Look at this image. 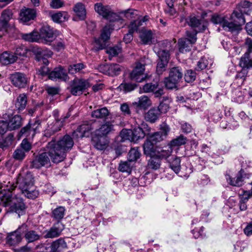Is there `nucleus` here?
<instances>
[{
    "label": "nucleus",
    "mask_w": 252,
    "mask_h": 252,
    "mask_svg": "<svg viewBox=\"0 0 252 252\" xmlns=\"http://www.w3.org/2000/svg\"><path fill=\"white\" fill-rule=\"evenodd\" d=\"M141 26V21L139 19H137L130 23L128 26V32L130 33H133L138 30V27Z\"/></svg>",
    "instance_id": "obj_63"
},
{
    "label": "nucleus",
    "mask_w": 252,
    "mask_h": 252,
    "mask_svg": "<svg viewBox=\"0 0 252 252\" xmlns=\"http://www.w3.org/2000/svg\"><path fill=\"white\" fill-rule=\"evenodd\" d=\"M21 233H22V230H19L18 227L16 230L9 233L6 238L7 243L10 246L19 244L23 239Z\"/></svg>",
    "instance_id": "obj_23"
},
{
    "label": "nucleus",
    "mask_w": 252,
    "mask_h": 252,
    "mask_svg": "<svg viewBox=\"0 0 252 252\" xmlns=\"http://www.w3.org/2000/svg\"><path fill=\"white\" fill-rule=\"evenodd\" d=\"M244 171L241 170L237 175L236 179L232 178L229 175L225 176L227 183L231 186L235 187H241L244 184L243 174Z\"/></svg>",
    "instance_id": "obj_31"
},
{
    "label": "nucleus",
    "mask_w": 252,
    "mask_h": 252,
    "mask_svg": "<svg viewBox=\"0 0 252 252\" xmlns=\"http://www.w3.org/2000/svg\"><path fill=\"white\" fill-rule=\"evenodd\" d=\"M27 102L26 95L24 94H21L17 98L15 106L19 111L22 110L26 107Z\"/></svg>",
    "instance_id": "obj_45"
},
{
    "label": "nucleus",
    "mask_w": 252,
    "mask_h": 252,
    "mask_svg": "<svg viewBox=\"0 0 252 252\" xmlns=\"http://www.w3.org/2000/svg\"><path fill=\"white\" fill-rule=\"evenodd\" d=\"M74 12L80 20H84L86 15V11L85 5L81 3H76L73 8Z\"/></svg>",
    "instance_id": "obj_40"
},
{
    "label": "nucleus",
    "mask_w": 252,
    "mask_h": 252,
    "mask_svg": "<svg viewBox=\"0 0 252 252\" xmlns=\"http://www.w3.org/2000/svg\"><path fill=\"white\" fill-rule=\"evenodd\" d=\"M63 229L62 224L58 222L46 231L44 237L46 238H53L58 237L61 234Z\"/></svg>",
    "instance_id": "obj_29"
},
{
    "label": "nucleus",
    "mask_w": 252,
    "mask_h": 252,
    "mask_svg": "<svg viewBox=\"0 0 252 252\" xmlns=\"http://www.w3.org/2000/svg\"><path fill=\"white\" fill-rule=\"evenodd\" d=\"M239 65L242 68L237 73L236 77L237 79H240L243 83L248 75V69L252 67V60L250 59L248 53H245L241 58Z\"/></svg>",
    "instance_id": "obj_8"
},
{
    "label": "nucleus",
    "mask_w": 252,
    "mask_h": 252,
    "mask_svg": "<svg viewBox=\"0 0 252 252\" xmlns=\"http://www.w3.org/2000/svg\"><path fill=\"white\" fill-rule=\"evenodd\" d=\"M252 11V2L247 0L242 1L237 6L236 9L231 14V18L238 20L240 17L244 20L243 24H244L245 19L244 17V14L249 15Z\"/></svg>",
    "instance_id": "obj_7"
},
{
    "label": "nucleus",
    "mask_w": 252,
    "mask_h": 252,
    "mask_svg": "<svg viewBox=\"0 0 252 252\" xmlns=\"http://www.w3.org/2000/svg\"><path fill=\"white\" fill-rule=\"evenodd\" d=\"M92 126L88 123L80 125L73 133L74 138H82L88 137L91 133Z\"/></svg>",
    "instance_id": "obj_21"
},
{
    "label": "nucleus",
    "mask_w": 252,
    "mask_h": 252,
    "mask_svg": "<svg viewBox=\"0 0 252 252\" xmlns=\"http://www.w3.org/2000/svg\"><path fill=\"white\" fill-rule=\"evenodd\" d=\"M0 63L3 64L12 63L17 59L16 56L7 52H4L0 54Z\"/></svg>",
    "instance_id": "obj_33"
},
{
    "label": "nucleus",
    "mask_w": 252,
    "mask_h": 252,
    "mask_svg": "<svg viewBox=\"0 0 252 252\" xmlns=\"http://www.w3.org/2000/svg\"><path fill=\"white\" fill-rule=\"evenodd\" d=\"M109 111L108 109L105 108H101L96 109L92 112V116L94 118L98 119H103L108 115Z\"/></svg>",
    "instance_id": "obj_47"
},
{
    "label": "nucleus",
    "mask_w": 252,
    "mask_h": 252,
    "mask_svg": "<svg viewBox=\"0 0 252 252\" xmlns=\"http://www.w3.org/2000/svg\"><path fill=\"white\" fill-rule=\"evenodd\" d=\"M65 212V209L64 207L58 206L52 210L51 216L54 219L59 221L64 217Z\"/></svg>",
    "instance_id": "obj_38"
},
{
    "label": "nucleus",
    "mask_w": 252,
    "mask_h": 252,
    "mask_svg": "<svg viewBox=\"0 0 252 252\" xmlns=\"http://www.w3.org/2000/svg\"><path fill=\"white\" fill-rule=\"evenodd\" d=\"M114 130V125L112 124V122H107L101 125L99 128L95 130L94 133H96L97 135L105 137L106 135Z\"/></svg>",
    "instance_id": "obj_30"
},
{
    "label": "nucleus",
    "mask_w": 252,
    "mask_h": 252,
    "mask_svg": "<svg viewBox=\"0 0 252 252\" xmlns=\"http://www.w3.org/2000/svg\"><path fill=\"white\" fill-rule=\"evenodd\" d=\"M73 145L72 138L69 135H65L60 140L53 139L48 143L46 148L53 162L58 163L63 160L65 152L70 150Z\"/></svg>",
    "instance_id": "obj_1"
},
{
    "label": "nucleus",
    "mask_w": 252,
    "mask_h": 252,
    "mask_svg": "<svg viewBox=\"0 0 252 252\" xmlns=\"http://www.w3.org/2000/svg\"><path fill=\"white\" fill-rule=\"evenodd\" d=\"M135 87V84L131 83H122L119 86L120 89L124 91L125 93L130 92L134 90Z\"/></svg>",
    "instance_id": "obj_62"
},
{
    "label": "nucleus",
    "mask_w": 252,
    "mask_h": 252,
    "mask_svg": "<svg viewBox=\"0 0 252 252\" xmlns=\"http://www.w3.org/2000/svg\"><path fill=\"white\" fill-rule=\"evenodd\" d=\"M66 247V244L63 239H59L53 242L51 246L52 252H57Z\"/></svg>",
    "instance_id": "obj_43"
},
{
    "label": "nucleus",
    "mask_w": 252,
    "mask_h": 252,
    "mask_svg": "<svg viewBox=\"0 0 252 252\" xmlns=\"http://www.w3.org/2000/svg\"><path fill=\"white\" fill-rule=\"evenodd\" d=\"M154 93L156 97H159L163 94L162 89L159 88L157 83H149L145 84L140 88V93Z\"/></svg>",
    "instance_id": "obj_18"
},
{
    "label": "nucleus",
    "mask_w": 252,
    "mask_h": 252,
    "mask_svg": "<svg viewBox=\"0 0 252 252\" xmlns=\"http://www.w3.org/2000/svg\"><path fill=\"white\" fill-rule=\"evenodd\" d=\"M84 67L85 65L83 63H78L77 64L70 65L68 68V70L69 73L74 74L80 71Z\"/></svg>",
    "instance_id": "obj_57"
},
{
    "label": "nucleus",
    "mask_w": 252,
    "mask_h": 252,
    "mask_svg": "<svg viewBox=\"0 0 252 252\" xmlns=\"http://www.w3.org/2000/svg\"><path fill=\"white\" fill-rule=\"evenodd\" d=\"M38 36V42L46 44H50L56 38L53 30L49 26L42 27Z\"/></svg>",
    "instance_id": "obj_10"
},
{
    "label": "nucleus",
    "mask_w": 252,
    "mask_h": 252,
    "mask_svg": "<svg viewBox=\"0 0 252 252\" xmlns=\"http://www.w3.org/2000/svg\"><path fill=\"white\" fill-rule=\"evenodd\" d=\"M114 29L112 24L106 25L102 29L100 37L95 39V47L94 50L97 51L103 49L105 46V42L110 38L111 32Z\"/></svg>",
    "instance_id": "obj_9"
},
{
    "label": "nucleus",
    "mask_w": 252,
    "mask_h": 252,
    "mask_svg": "<svg viewBox=\"0 0 252 252\" xmlns=\"http://www.w3.org/2000/svg\"><path fill=\"white\" fill-rule=\"evenodd\" d=\"M169 167L176 174L181 170V159L179 158L172 157L168 160Z\"/></svg>",
    "instance_id": "obj_36"
},
{
    "label": "nucleus",
    "mask_w": 252,
    "mask_h": 252,
    "mask_svg": "<svg viewBox=\"0 0 252 252\" xmlns=\"http://www.w3.org/2000/svg\"><path fill=\"white\" fill-rule=\"evenodd\" d=\"M95 11L99 15L110 21H117L120 20V16L114 13L108 5H103L101 3H96L94 5Z\"/></svg>",
    "instance_id": "obj_5"
},
{
    "label": "nucleus",
    "mask_w": 252,
    "mask_h": 252,
    "mask_svg": "<svg viewBox=\"0 0 252 252\" xmlns=\"http://www.w3.org/2000/svg\"><path fill=\"white\" fill-rule=\"evenodd\" d=\"M105 67L107 69V74L112 76L119 75L121 71L120 65L116 63L110 64Z\"/></svg>",
    "instance_id": "obj_44"
},
{
    "label": "nucleus",
    "mask_w": 252,
    "mask_h": 252,
    "mask_svg": "<svg viewBox=\"0 0 252 252\" xmlns=\"http://www.w3.org/2000/svg\"><path fill=\"white\" fill-rule=\"evenodd\" d=\"M211 21L214 24L221 26L224 30L231 32L239 30L244 23V20L241 17L236 20L232 19L231 15L228 17L218 14H214L212 16Z\"/></svg>",
    "instance_id": "obj_2"
},
{
    "label": "nucleus",
    "mask_w": 252,
    "mask_h": 252,
    "mask_svg": "<svg viewBox=\"0 0 252 252\" xmlns=\"http://www.w3.org/2000/svg\"><path fill=\"white\" fill-rule=\"evenodd\" d=\"M21 192L22 194H24L26 197L32 199L36 198L39 194L38 191L35 189L34 186H32V188L27 189L25 191H22Z\"/></svg>",
    "instance_id": "obj_48"
},
{
    "label": "nucleus",
    "mask_w": 252,
    "mask_h": 252,
    "mask_svg": "<svg viewBox=\"0 0 252 252\" xmlns=\"http://www.w3.org/2000/svg\"><path fill=\"white\" fill-rule=\"evenodd\" d=\"M171 102V98L168 96H164L161 101L158 109L159 110V113H166L169 108V105Z\"/></svg>",
    "instance_id": "obj_42"
},
{
    "label": "nucleus",
    "mask_w": 252,
    "mask_h": 252,
    "mask_svg": "<svg viewBox=\"0 0 252 252\" xmlns=\"http://www.w3.org/2000/svg\"><path fill=\"white\" fill-rule=\"evenodd\" d=\"M40 121L36 120L34 122H30L28 125L22 128L20 131L22 135L25 134L26 136L32 135H34L39 127L40 126Z\"/></svg>",
    "instance_id": "obj_22"
},
{
    "label": "nucleus",
    "mask_w": 252,
    "mask_h": 252,
    "mask_svg": "<svg viewBox=\"0 0 252 252\" xmlns=\"http://www.w3.org/2000/svg\"><path fill=\"white\" fill-rule=\"evenodd\" d=\"M187 139L186 137L182 135H180L176 138L172 140L169 145L173 148V147L179 146L186 143Z\"/></svg>",
    "instance_id": "obj_54"
},
{
    "label": "nucleus",
    "mask_w": 252,
    "mask_h": 252,
    "mask_svg": "<svg viewBox=\"0 0 252 252\" xmlns=\"http://www.w3.org/2000/svg\"><path fill=\"white\" fill-rule=\"evenodd\" d=\"M154 50L157 52L159 58L157 65V72L158 74H161L165 70L166 66L169 60L170 55L168 51L163 49L158 50L157 47H155Z\"/></svg>",
    "instance_id": "obj_6"
},
{
    "label": "nucleus",
    "mask_w": 252,
    "mask_h": 252,
    "mask_svg": "<svg viewBox=\"0 0 252 252\" xmlns=\"http://www.w3.org/2000/svg\"><path fill=\"white\" fill-rule=\"evenodd\" d=\"M12 12L10 9L4 10L0 18V31L5 30L8 26L9 20L12 17Z\"/></svg>",
    "instance_id": "obj_25"
},
{
    "label": "nucleus",
    "mask_w": 252,
    "mask_h": 252,
    "mask_svg": "<svg viewBox=\"0 0 252 252\" xmlns=\"http://www.w3.org/2000/svg\"><path fill=\"white\" fill-rule=\"evenodd\" d=\"M49 16L54 22L57 23H61L66 21L69 17V15L65 11L50 12L49 13Z\"/></svg>",
    "instance_id": "obj_28"
},
{
    "label": "nucleus",
    "mask_w": 252,
    "mask_h": 252,
    "mask_svg": "<svg viewBox=\"0 0 252 252\" xmlns=\"http://www.w3.org/2000/svg\"><path fill=\"white\" fill-rule=\"evenodd\" d=\"M121 52V48L119 46H114L113 47H109L106 48V52L109 55V60L112 58L117 56Z\"/></svg>",
    "instance_id": "obj_53"
},
{
    "label": "nucleus",
    "mask_w": 252,
    "mask_h": 252,
    "mask_svg": "<svg viewBox=\"0 0 252 252\" xmlns=\"http://www.w3.org/2000/svg\"><path fill=\"white\" fill-rule=\"evenodd\" d=\"M47 152H44L36 156L32 161L31 166L33 168H39L42 166L48 167L50 165V160L49 156V150L47 148Z\"/></svg>",
    "instance_id": "obj_14"
},
{
    "label": "nucleus",
    "mask_w": 252,
    "mask_h": 252,
    "mask_svg": "<svg viewBox=\"0 0 252 252\" xmlns=\"http://www.w3.org/2000/svg\"><path fill=\"white\" fill-rule=\"evenodd\" d=\"M124 16L127 19H139V12L135 9H128L123 12Z\"/></svg>",
    "instance_id": "obj_56"
},
{
    "label": "nucleus",
    "mask_w": 252,
    "mask_h": 252,
    "mask_svg": "<svg viewBox=\"0 0 252 252\" xmlns=\"http://www.w3.org/2000/svg\"><path fill=\"white\" fill-rule=\"evenodd\" d=\"M17 183L21 190L25 191L33 186V178L30 172H27L25 175L20 174L18 178Z\"/></svg>",
    "instance_id": "obj_15"
},
{
    "label": "nucleus",
    "mask_w": 252,
    "mask_h": 252,
    "mask_svg": "<svg viewBox=\"0 0 252 252\" xmlns=\"http://www.w3.org/2000/svg\"><path fill=\"white\" fill-rule=\"evenodd\" d=\"M19 230H22V232L24 234V238L28 243L33 242L40 238L38 233L33 230H29L28 225L26 223L20 226Z\"/></svg>",
    "instance_id": "obj_17"
},
{
    "label": "nucleus",
    "mask_w": 252,
    "mask_h": 252,
    "mask_svg": "<svg viewBox=\"0 0 252 252\" xmlns=\"http://www.w3.org/2000/svg\"><path fill=\"white\" fill-rule=\"evenodd\" d=\"M15 188V186L13 185V189H10L11 195L10 196V200L8 201V203L13 202V211L18 214V217H20V216L25 213L26 207L25 204L23 202V199L18 195H15L14 197H12V191Z\"/></svg>",
    "instance_id": "obj_13"
},
{
    "label": "nucleus",
    "mask_w": 252,
    "mask_h": 252,
    "mask_svg": "<svg viewBox=\"0 0 252 252\" xmlns=\"http://www.w3.org/2000/svg\"><path fill=\"white\" fill-rule=\"evenodd\" d=\"M155 144L153 143L149 139L143 144V149L145 154L151 156L154 153Z\"/></svg>",
    "instance_id": "obj_50"
},
{
    "label": "nucleus",
    "mask_w": 252,
    "mask_h": 252,
    "mask_svg": "<svg viewBox=\"0 0 252 252\" xmlns=\"http://www.w3.org/2000/svg\"><path fill=\"white\" fill-rule=\"evenodd\" d=\"M189 25L195 29L196 32H201L207 27V23L203 19H199L195 16L191 15L187 19Z\"/></svg>",
    "instance_id": "obj_16"
},
{
    "label": "nucleus",
    "mask_w": 252,
    "mask_h": 252,
    "mask_svg": "<svg viewBox=\"0 0 252 252\" xmlns=\"http://www.w3.org/2000/svg\"><path fill=\"white\" fill-rule=\"evenodd\" d=\"M13 135L12 134H9L5 138L0 139V148L5 149L12 145L13 141Z\"/></svg>",
    "instance_id": "obj_49"
},
{
    "label": "nucleus",
    "mask_w": 252,
    "mask_h": 252,
    "mask_svg": "<svg viewBox=\"0 0 252 252\" xmlns=\"http://www.w3.org/2000/svg\"><path fill=\"white\" fill-rule=\"evenodd\" d=\"M37 54L39 56V57H43L44 58L43 63H46L48 62V61L45 58L51 57L53 55V53L51 50L47 49L42 48L37 49Z\"/></svg>",
    "instance_id": "obj_51"
},
{
    "label": "nucleus",
    "mask_w": 252,
    "mask_h": 252,
    "mask_svg": "<svg viewBox=\"0 0 252 252\" xmlns=\"http://www.w3.org/2000/svg\"><path fill=\"white\" fill-rule=\"evenodd\" d=\"M92 142L94 147L99 150H103L107 147V140L105 137L100 135H97L94 133L92 137Z\"/></svg>",
    "instance_id": "obj_27"
},
{
    "label": "nucleus",
    "mask_w": 252,
    "mask_h": 252,
    "mask_svg": "<svg viewBox=\"0 0 252 252\" xmlns=\"http://www.w3.org/2000/svg\"><path fill=\"white\" fill-rule=\"evenodd\" d=\"M49 78L53 80H56L57 79H60L66 81L68 80V77L64 69L62 66H60L50 72Z\"/></svg>",
    "instance_id": "obj_24"
},
{
    "label": "nucleus",
    "mask_w": 252,
    "mask_h": 252,
    "mask_svg": "<svg viewBox=\"0 0 252 252\" xmlns=\"http://www.w3.org/2000/svg\"><path fill=\"white\" fill-rule=\"evenodd\" d=\"M20 35L21 38L26 41L38 42V32H32L28 33H22Z\"/></svg>",
    "instance_id": "obj_46"
},
{
    "label": "nucleus",
    "mask_w": 252,
    "mask_h": 252,
    "mask_svg": "<svg viewBox=\"0 0 252 252\" xmlns=\"http://www.w3.org/2000/svg\"><path fill=\"white\" fill-rule=\"evenodd\" d=\"M89 86L90 84L87 80L75 79L70 86V92L74 95H80Z\"/></svg>",
    "instance_id": "obj_12"
},
{
    "label": "nucleus",
    "mask_w": 252,
    "mask_h": 252,
    "mask_svg": "<svg viewBox=\"0 0 252 252\" xmlns=\"http://www.w3.org/2000/svg\"><path fill=\"white\" fill-rule=\"evenodd\" d=\"M26 153L21 149L17 148L13 154V158L17 160H22L25 158Z\"/></svg>",
    "instance_id": "obj_59"
},
{
    "label": "nucleus",
    "mask_w": 252,
    "mask_h": 252,
    "mask_svg": "<svg viewBox=\"0 0 252 252\" xmlns=\"http://www.w3.org/2000/svg\"><path fill=\"white\" fill-rule=\"evenodd\" d=\"M130 161L121 162L119 164V170L123 172L130 173L131 170V165L130 163Z\"/></svg>",
    "instance_id": "obj_60"
},
{
    "label": "nucleus",
    "mask_w": 252,
    "mask_h": 252,
    "mask_svg": "<svg viewBox=\"0 0 252 252\" xmlns=\"http://www.w3.org/2000/svg\"><path fill=\"white\" fill-rule=\"evenodd\" d=\"M245 98V91H242L241 89L237 88L232 92V100L238 103H242Z\"/></svg>",
    "instance_id": "obj_39"
},
{
    "label": "nucleus",
    "mask_w": 252,
    "mask_h": 252,
    "mask_svg": "<svg viewBox=\"0 0 252 252\" xmlns=\"http://www.w3.org/2000/svg\"><path fill=\"white\" fill-rule=\"evenodd\" d=\"M159 114L158 109L156 108H153L145 114V118L147 121L154 123L158 120Z\"/></svg>",
    "instance_id": "obj_37"
},
{
    "label": "nucleus",
    "mask_w": 252,
    "mask_h": 252,
    "mask_svg": "<svg viewBox=\"0 0 252 252\" xmlns=\"http://www.w3.org/2000/svg\"><path fill=\"white\" fill-rule=\"evenodd\" d=\"M196 73L192 70H188L185 74V80L187 82L190 83L195 80Z\"/></svg>",
    "instance_id": "obj_64"
},
{
    "label": "nucleus",
    "mask_w": 252,
    "mask_h": 252,
    "mask_svg": "<svg viewBox=\"0 0 252 252\" xmlns=\"http://www.w3.org/2000/svg\"><path fill=\"white\" fill-rule=\"evenodd\" d=\"M21 118L18 115H15L12 117L7 123L8 129L12 130L20 127L21 126Z\"/></svg>",
    "instance_id": "obj_35"
},
{
    "label": "nucleus",
    "mask_w": 252,
    "mask_h": 252,
    "mask_svg": "<svg viewBox=\"0 0 252 252\" xmlns=\"http://www.w3.org/2000/svg\"><path fill=\"white\" fill-rule=\"evenodd\" d=\"M172 151V147L169 144L159 152V156L161 158L166 159L171 156Z\"/></svg>",
    "instance_id": "obj_55"
},
{
    "label": "nucleus",
    "mask_w": 252,
    "mask_h": 252,
    "mask_svg": "<svg viewBox=\"0 0 252 252\" xmlns=\"http://www.w3.org/2000/svg\"><path fill=\"white\" fill-rule=\"evenodd\" d=\"M133 104L137 107L146 109L151 105L152 102L147 95H144L139 97L138 101L135 102Z\"/></svg>",
    "instance_id": "obj_34"
},
{
    "label": "nucleus",
    "mask_w": 252,
    "mask_h": 252,
    "mask_svg": "<svg viewBox=\"0 0 252 252\" xmlns=\"http://www.w3.org/2000/svg\"><path fill=\"white\" fill-rule=\"evenodd\" d=\"M150 60L148 58L143 57L136 64L135 67L130 73V78L132 80L138 82L144 80L145 75L144 74L145 65L149 63Z\"/></svg>",
    "instance_id": "obj_4"
},
{
    "label": "nucleus",
    "mask_w": 252,
    "mask_h": 252,
    "mask_svg": "<svg viewBox=\"0 0 252 252\" xmlns=\"http://www.w3.org/2000/svg\"><path fill=\"white\" fill-rule=\"evenodd\" d=\"M153 34L150 30L143 29L140 32L139 37L143 44H149L151 42Z\"/></svg>",
    "instance_id": "obj_41"
},
{
    "label": "nucleus",
    "mask_w": 252,
    "mask_h": 252,
    "mask_svg": "<svg viewBox=\"0 0 252 252\" xmlns=\"http://www.w3.org/2000/svg\"><path fill=\"white\" fill-rule=\"evenodd\" d=\"M187 38H181L178 41L179 50L181 53H185L190 50L192 44L196 40V33H191L187 31Z\"/></svg>",
    "instance_id": "obj_11"
},
{
    "label": "nucleus",
    "mask_w": 252,
    "mask_h": 252,
    "mask_svg": "<svg viewBox=\"0 0 252 252\" xmlns=\"http://www.w3.org/2000/svg\"><path fill=\"white\" fill-rule=\"evenodd\" d=\"M182 72L179 67L172 68L169 71V76L165 78V87L168 89L176 88L177 84L182 79Z\"/></svg>",
    "instance_id": "obj_3"
},
{
    "label": "nucleus",
    "mask_w": 252,
    "mask_h": 252,
    "mask_svg": "<svg viewBox=\"0 0 252 252\" xmlns=\"http://www.w3.org/2000/svg\"><path fill=\"white\" fill-rule=\"evenodd\" d=\"M160 165V161L158 158H151L149 160L148 166L149 168L156 170L158 169Z\"/></svg>",
    "instance_id": "obj_58"
},
{
    "label": "nucleus",
    "mask_w": 252,
    "mask_h": 252,
    "mask_svg": "<svg viewBox=\"0 0 252 252\" xmlns=\"http://www.w3.org/2000/svg\"><path fill=\"white\" fill-rule=\"evenodd\" d=\"M148 139L152 141L153 143L156 144L158 142L162 141L164 138L161 135H160V132H156L150 135Z\"/></svg>",
    "instance_id": "obj_61"
},
{
    "label": "nucleus",
    "mask_w": 252,
    "mask_h": 252,
    "mask_svg": "<svg viewBox=\"0 0 252 252\" xmlns=\"http://www.w3.org/2000/svg\"><path fill=\"white\" fill-rule=\"evenodd\" d=\"M141 154L138 148H132L128 154V159L129 161H136L140 157Z\"/></svg>",
    "instance_id": "obj_52"
},
{
    "label": "nucleus",
    "mask_w": 252,
    "mask_h": 252,
    "mask_svg": "<svg viewBox=\"0 0 252 252\" xmlns=\"http://www.w3.org/2000/svg\"><path fill=\"white\" fill-rule=\"evenodd\" d=\"M36 16V11L34 9L24 8L21 9L20 12V20L24 23L33 20Z\"/></svg>",
    "instance_id": "obj_26"
},
{
    "label": "nucleus",
    "mask_w": 252,
    "mask_h": 252,
    "mask_svg": "<svg viewBox=\"0 0 252 252\" xmlns=\"http://www.w3.org/2000/svg\"><path fill=\"white\" fill-rule=\"evenodd\" d=\"M201 151L202 153H205L212 157H214L216 156H218L223 154L222 152L217 150V147L215 145H212L208 146L206 144H203L201 146Z\"/></svg>",
    "instance_id": "obj_32"
},
{
    "label": "nucleus",
    "mask_w": 252,
    "mask_h": 252,
    "mask_svg": "<svg viewBox=\"0 0 252 252\" xmlns=\"http://www.w3.org/2000/svg\"><path fill=\"white\" fill-rule=\"evenodd\" d=\"M143 128L139 126L135 127L131 130L132 141H135L143 138L145 135L149 134L150 128L147 124H142Z\"/></svg>",
    "instance_id": "obj_19"
},
{
    "label": "nucleus",
    "mask_w": 252,
    "mask_h": 252,
    "mask_svg": "<svg viewBox=\"0 0 252 252\" xmlns=\"http://www.w3.org/2000/svg\"><path fill=\"white\" fill-rule=\"evenodd\" d=\"M10 79L13 85L18 88H24L28 82V78L26 75L20 72L11 74Z\"/></svg>",
    "instance_id": "obj_20"
}]
</instances>
